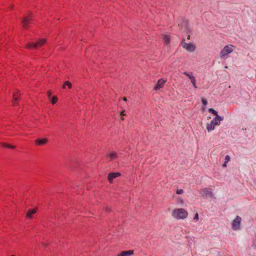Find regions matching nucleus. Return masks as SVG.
<instances>
[{
    "mask_svg": "<svg viewBox=\"0 0 256 256\" xmlns=\"http://www.w3.org/2000/svg\"><path fill=\"white\" fill-rule=\"evenodd\" d=\"M172 215L177 220H183L188 216V213L184 208H176L172 210Z\"/></svg>",
    "mask_w": 256,
    "mask_h": 256,
    "instance_id": "1",
    "label": "nucleus"
},
{
    "mask_svg": "<svg viewBox=\"0 0 256 256\" xmlns=\"http://www.w3.org/2000/svg\"><path fill=\"white\" fill-rule=\"evenodd\" d=\"M224 120V118L220 116L214 118L210 123L206 124V130L208 132H210L214 130L215 126H219L220 124V122Z\"/></svg>",
    "mask_w": 256,
    "mask_h": 256,
    "instance_id": "2",
    "label": "nucleus"
},
{
    "mask_svg": "<svg viewBox=\"0 0 256 256\" xmlns=\"http://www.w3.org/2000/svg\"><path fill=\"white\" fill-rule=\"evenodd\" d=\"M234 46L232 44H228L224 46L220 52V58H224L234 50Z\"/></svg>",
    "mask_w": 256,
    "mask_h": 256,
    "instance_id": "3",
    "label": "nucleus"
},
{
    "mask_svg": "<svg viewBox=\"0 0 256 256\" xmlns=\"http://www.w3.org/2000/svg\"><path fill=\"white\" fill-rule=\"evenodd\" d=\"M181 45L186 51L189 52H193L196 50V46L192 43H186L184 39L182 42Z\"/></svg>",
    "mask_w": 256,
    "mask_h": 256,
    "instance_id": "4",
    "label": "nucleus"
},
{
    "mask_svg": "<svg viewBox=\"0 0 256 256\" xmlns=\"http://www.w3.org/2000/svg\"><path fill=\"white\" fill-rule=\"evenodd\" d=\"M46 42V40L44 38L40 39L38 41L34 43H28L26 48H36L42 46Z\"/></svg>",
    "mask_w": 256,
    "mask_h": 256,
    "instance_id": "5",
    "label": "nucleus"
},
{
    "mask_svg": "<svg viewBox=\"0 0 256 256\" xmlns=\"http://www.w3.org/2000/svg\"><path fill=\"white\" fill-rule=\"evenodd\" d=\"M200 193L201 194L202 196L204 198H213L214 197L212 192L207 188H204L201 190L200 191Z\"/></svg>",
    "mask_w": 256,
    "mask_h": 256,
    "instance_id": "6",
    "label": "nucleus"
},
{
    "mask_svg": "<svg viewBox=\"0 0 256 256\" xmlns=\"http://www.w3.org/2000/svg\"><path fill=\"white\" fill-rule=\"evenodd\" d=\"M32 17L33 14H30L28 16L24 17V18L22 20V23L23 27L24 28H27L28 27L29 24H30L31 21L32 20Z\"/></svg>",
    "mask_w": 256,
    "mask_h": 256,
    "instance_id": "7",
    "label": "nucleus"
},
{
    "mask_svg": "<svg viewBox=\"0 0 256 256\" xmlns=\"http://www.w3.org/2000/svg\"><path fill=\"white\" fill-rule=\"evenodd\" d=\"M241 220L242 218L239 216H236V218L232 220V226L234 230H236L238 229L241 222Z\"/></svg>",
    "mask_w": 256,
    "mask_h": 256,
    "instance_id": "8",
    "label": "nucleus"
},
{
    "mask_svg": "<svg viewBox=\"0 0 256 256\" xmlns=\"http://www.w3.org/2000/svg\"><path fill=\"white\" fill-rule=\"evenodd\" d=\"M106 160L109 162L118 158V154L114 151H110L106 156Z\"/></svg>",
    "mask_w": 256,
    "mask_h": 256,
    "instance_id": "9",
    "label": "nucleus"
},
{
    "mask_svg": "<svg viewBox=\"0 0 256 256\" xmlns=\"http://www.w3.org/2000/svg\"><path fill=\"white\" fill-rule=\"evenodd\" d=\"M166 80L161 78L159 80L154 88V90H156L163 88L164 84L166 82Z\"/></svg>",
    "mask_w": 256,
    "mask_h": 256,
    "instance_id": "10",
    "label": "nucleus"
},
{
    "mask_svg": "<svg viewBox=\"0 0 256 256\" xmlns=\"http://www.w3.org/2000/svg\"><path fill=\"white\" fill-rule=\"evenodd\" d=\"M120 176V174L118 172H111L108 175V180L110 183H112L113 180Z\"/></svg>",
    "mask_w": 256,
    "mask_h": 256,
    "instance_id": "11",
    "label": "nucleus"
},
{
    "mask_svg": "<svg viewBox=\"0 0 256 256\" xmlns=\"http://www.w3.org/2000/svg\"><path fill=\"white\" fill-rule=\"evenodd\" d=\"M38 210V209L36 208H34L32 210H28L27 212H26V218H33V214H34Z\"/></svg>",
    "mask_w": 256,
    "mask_h": 256,
    "instance_id": "12",
    "label": "nucleus"
},
{
    "mask_svg": "<svg viewBox=\"0 0 256 256\" xmlns=\"http://www.w3.org/2000/svg\"><path fill=\"white\" fill-rule=\"evenodd\" d=\"M48 142L46 138H38L35 140V144L37 146H42L46 144Z\"/></svg>",
    "mask_w": 256,
    "mask_h": 256,
    "instance_id": "13",
    "label": "nucleus"
},
{
    "mask_svg": "<svg viewBox=\"0 0 256 256\" xmlns=\"http://www.w3.org/2000/svg\"><path fill=\"white\" fill-rule=\"evenodd\" d=\"M134 254V250H130L128 251H122L117 256H130Z\"/></svg>",
    "mask_w": 256,
    "mask_h": 256,
    "instance_id": "14",
    "label": "nucleus"
},
{
    "mask_svg": "<svg viewBox=\"0 0 256 256\" xmlns=\"http://www.w3.org/2000/svg\"><path fill=\"white\" fill-rule=\"evenodd\" d=\"M19 96L20 94L18 92H16L14 94L12 99V103L14 105L17 104L16 101L18 100Z\"/></svg>",
    "mask_w": 256,
    "mask_h": 256,
    "instance_id": "15",
    "label": "nucleus"
},
{
    "mask_svg": "<svg viewBox=\"0 0 256 256\" xmlns=\"http://www.w3.org/2000/svg\"><path fill=\"white\" fill-rule=\"evenodd\" d=\"M162 39L166 44L168 45L170 43V38L168 35H164L162 37Z\"/></svg>",
    "mask_w": 256,
    "mask_h": 256,
    "instance_id": "16",
    "label": "nucleus"
},
{
    "mask_svg": "<svg viewBox=\"0 0 256 256\" xmlns=\"http://www.w3.org/2000/svg\"><path fill=\"white\" fill-rule=\"evenodd\" d=\"M0 144L5 148H14L15 146H14L10 145L9 144L6 143H0Z\"/></svg>",
    "mask_w": 256,
    "mask_h": 256,
    "instance_id": "17",
    "label": "nucleus"
},
{
    "mask_svg": "<svg viewBox=\"0 0 256 256\" xmlns=\"http://www.w3.org/2000/svg\"><path fill=\"white\" fill-rule=\"evenodd\" d=\"M67 86L69 88H71L72 85L68 81H66L62 86V88H66V86Z\"/></svg>",
    "mask_w": 256,
    "mask_h": 256,
    "instance_id": "18",
    "label": "nucleus"
},
{
    "mask_svg": "<svg viewBox=\"0 0 256 256\" xmlns=\"http://www.w3.org/2000/svg\"><path fill=\"white\" fill-rule=\"evenodd\" d=\"M184 74L187 76L190 80H193L195 78L192 75V74H189L188 72H184Z\"/></svg>",
    "mask_w": 256,
    "mask_h": 256,
    "instance_id": "19",
    "label": "nucleus"
},
{
    "mask_svg": "<svg viewBox=\"0 0 256 256\" xmlns=\"http://www.w3.org/2000/svg\"><path fill=\"white\" fill-rule=\"evenodd\" d=\"M208 112L213 114L214 115H215L216 116V117H218V116H219L218 115V112L212 108H209Z\"/></svg>",
    "mask_w": 256,
    "mask_h": 256,
    "instance_id": "20",
    "label": "nucleus"
},
{
    "mask_svg": "<svg viewBox=\"0 0 256 256\" xmlns=\"http://www.w3.org/2000/svg\"><path fill=\"white\" fill-rule=\"evenodd\" d=\"M58 100V98L56 96H54L51 100V102L52 104H54L57 102Z\"/></svg>",
    "mask_w": 256,
    "mask_h": 256,
    "instance_id": "21",
    "label": "nucleus"
},
{
    "mask_svg": "<svg viewBox=\"0 0 256 256\" xmlns=\"http://www.w3.org/2000/svg\"><path fill=\"white\" fill-rule=\"evenodd\" d=\"M202 102L204 106H206L208 104L206 100L204 98H202Z\"/></svg>",
    "mask_w": 256,
    "mask_h": 256,
    "instance_id": "22",
    "label": "nucleus"
},
{
    "mask_svg": "<svg viewBox=\"0 0 256 256\" xmlns=\"http://www.w3.org/2000/svg\"><path fill=\"white\" fill-rule=\"evenodd\" d=\"M191 81V82L192 84V86H194V87L195 88H197V86H196V79L194 78V80H190Z\"/></svg>",
    "mask_w": 256,
    "mask_h": 256,
    "instance_id": "23",
    "label": "nucleus"
},
{
    "mask_svg": "<svg viewBox=\"0 0 256 256\" xmlns=\"http://www.w3.org/2000/svg\"><path fill=\"white\" fill-rule=\"evenodd\" d=\"M230 160V158L228 155H227L225 157V163H228Z\"/></svg>",
    "mask_w": 256,
    "mask_h": 256,
    "instance_id": "24",
    "label": "nucleus"
},
{
    "mask_svg": "<svg viewBox=\"0 0 256 256\" xmlns=\"http://www.w3.org/2000/svg\"><path fill=\"white\" fill-rule=\"evenodd\" d=\"M184 192V190L182 189L177 190L176 194H182Z\"/></svg>",
    "mask_w": 256,
    "mask_h": 256,
    "instance_id": "25",
    "label": "nucleus"
},
{
    "mask_svg": "<svg viewBox=\"0 0 256 256\" xmlns=\"http://www.w3.org/2000/svg\"><path fill=\"white\" fill-rule=\"evenodd\" d=\"M194 220L196 221H198V213H196L195 214V216L194 218Z\"/></svg>",
    "mask_w": 256,
    "mask_h": 256,
    "instance_id": "26",
    "label": "nucleus"
},
{
    "mask_svg": "<svg viewBox=\"0 0 256 256\" xmlns=\"http://www.w3.org/2000/svg\"><path fill=\"white\" fill-rule=\"evenodd\" d=\"M51 94H52V92L50 90L48 91L47 92V95H48V98H50Z\"/></svg>",
    "mask_w": 256,
    "mask_h": 256,
    "instance_id": "27",
    "label": "nucleus"
},
{
    "mask_svg": "<svg viewBox=\"0 0 256 256\" xmlns=\"http://www.w3.org/2000/svg\"><path fill=\"white\" fill-rule=\"evenodd\" d=\"M120 115L121 116H126V114L124 112V110H123V111L121 112Z\"/></svg>",
    "mask_w": 256,
    "mask_h": 256,
    "instance_id": "28",
    "label": "nucleus"
},
{
    "mask_svg": "<svg viewBox=\"0 0 256 256\" xmlns=\"http://www.w3.org/2000/svg\"><path fill=\"white\" fill-rule=\"evenodd\" d=\"M226 164L227 163H225V162H224V164H222V166L223 167H226Z\"/></svg>",
    "mask_w": 256,
    "mask_h": 256,
    "instance_id": "29",
    "label": "nucleus"
},
{
    "mask_svg": "<svg viewBox=\"0 0 256 256\" xmlns=\"http://www.w3.org/2000/svg\"><path fill=\"white\" fill-rule=\"evenodd\" d=\"M122 100H123L124 101H126V100H127V99H126V97H124V98H122Z\"/></svg>",
    "mask_w": 256,
    "mask_h": 256,
    "instance_id": "30",
    "label": "nucleus"
},
{
    "mask_svg": "<svg viewBox=\"0 0 256 256\" xmlns=\"http://www.w3.org/2000/svg\"><path fill=\"white\" fill-rule=\"evenodd\" d=\"M190 36H188V39H190Z\"/></svg>",
    "mask_w": 256,
    "mask_h": 256,
    "instance_id": "31",
    "label": "nucleus"
}]
</instances>
